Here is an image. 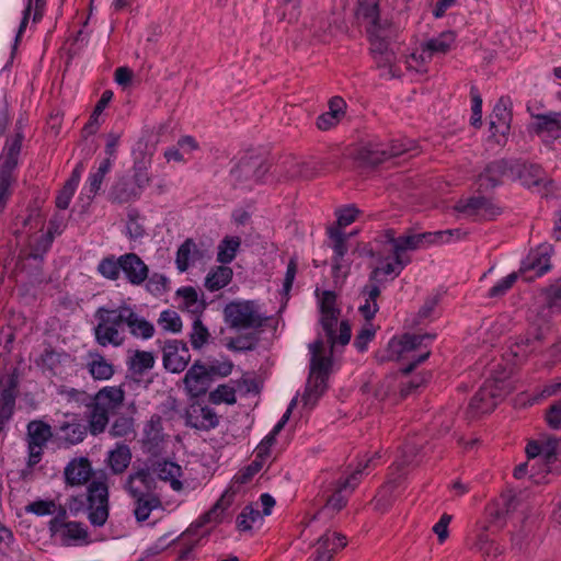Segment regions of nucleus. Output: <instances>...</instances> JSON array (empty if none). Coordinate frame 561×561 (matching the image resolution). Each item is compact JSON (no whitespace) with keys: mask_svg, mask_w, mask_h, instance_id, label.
Masks as SVG:
<instances>
[{"mask_svg":"<svg viewBox=\"0 0 561 561\" xmlns=\"http://www.w3.org/2000/svg\"><path fill=\"white\" fill-rule=\"evenodd\" d=\"M156 359L151 352L136 351L129 358V369L136 375H142L154 366Z\"/></svg>","mask_w":561,"mask_h":561,"instance_id":"nucleus-50","label":"nucleus"},{"mask_svg":"<svg viewBox=\"0 0 561 561\" xmlns=\"http://www.w3.org/2000/svg\"><path fill=\"white\" fill-rule=\"evenodd\" d=\"M193 251H196V244L192 239L185 240L178 249L175 263L180 272L188 268Z\"/></svg>","mask_w":561,"mask_h":561,"instance_id":"nucleus-57","label":"nucleus"},{"mask_svg":"<svg viewBox=\"0 0 561 561\" xmlns=\"http://www.w3.org/2000/svg\"><path fill=\"white\" fill-rule=\"evenodd\" d=\"M129 333L136 339L148 340L154 334V327L151 322L135 312L134 308L129 306L127 314V324Z\"/></svg>","mask_w":561,"mask_h":561,"instance_id":"nucleus-32","label":"nucleus"},{"mask_svg":"<svg viewBox=\"0 0 561 561\" xmlns=\"http://www.w3.org/2000/svg\"><path fill=\"white\" fill-rule=\"evenodd\" d=\"M455 41L456 34L453 31H446L423 43L422 51L423 54H427L428 57L434 55H445L451 49Z\"/></svg>","mask_w":561,"mask_h":561,"instance_id":"nucleus-31","label":"nucleus"},{"mask_svg":"<svg viewBox=\"0 0 561 561\" xmlns=\"http://www.w3.org/2000/svg\"><path fill=\"white\" fill-rule=\"evenodd\" d=\"M148 463L158 479L169 481L175 491L182 489V482L178 479L182 473V469L178 463L167 459L149 460Z\"/></svg>","mask_w":561,"mask_h":561,"instance_id":"nucleus-27","label":"nucleus"},{"mask_svg":"<svg viewBox=\"0 0 561 561\" xmlns=\"http://www.w3.org/2000/svg\"><path fill=\"white\" fill-rule=\"evenodd\" d=\"M226 323L232 329H260L266 318L262 317L254 301H231L224 309Z\"/></svg>","mask_w":561,"mask_h":561,"instance_id":"nucleus-8","label":"nucleus"},{"mask_svg":"<svg viewBox=\"0 0 561 561\" xmlns=\"http://www.w3.org/2000/svg\"><path fill=\"white\" fill-rule=\"evenodd\" d=\"M355 160L360 167H376L387 160V149L380 144H365L355 153Z\"/></svg>","mask_w":561,"mask_h":561,"instance_id":"nucleus-29","label":"nucleus"},{"mask_svg":"<svg viewBox=\"0 0 561 561\" xmlns=\"http://www.w3.org/2000/svg\"><path fill=\"white\" fill-rule=\"evenodd\" d=\"M60 540L64 546L87 545L89 543V533L82 523L68 522L67 525L64 526Z\"/></svg>","mask_w":561,"mask_h":561,"instance_id":"nucleus-39","label":"nucleus"},{"mask_svg":"<svg viewBox=\"0 0 561 561\" xmlns=\"http://www.w3.org/2000/svg\"><path fill=\"white\" fill-rule=\"evenodd\" d=\"M358 15L368 20L370 25L380 24L379 0H357Z\"/></svg>","mask_w":561,"mask_h":561,"instance_id":"nucleus-53","label":"nucleus"},{"mask_svg":"<svg viewBox=\"0 0 561 561\" xmlns=\"http://www.w3.org/2000/svg\"><path fill=\"white\" fill-rule=\"evenodd\" d=\"M65 482L68 485H83L93 476L91 461L87 457L71 459L64 470Z\"/></svg>","mask_w":561,"mask_h":561,"instance_id":"nucleus-25","label":"nucleus"},{"mask_svg":"<svg viewBox=\"0 0 561 561\" xmlns=\"http://www.w3.org/2000/svg\"><path fill=\"white\" fill-rule=\"evenodd\" d=\"M370 39V51L378 67H389V73L391 72V66L394 62L396 56L392 50L389 49V43L385 36V30L380 24L370 25L367 28Z\"/></svg>","mask_w":561,"mask_h":561,"instance_id":"nucleus-14","label":"nucleus"},{"mask_svg":"<svg viewBox=\"0 0 561 561\" xmlns=\"http://www.w3.org/2000/svg\"><path fill=\"white\" fill-rule=\"evenodd\" d=\"M391 253L393 261L387 262L382 266L375 267L369 275V282H377L381 274L387 276L393 274L394 276H398L410 263V257L408 255L397 252Z\"/></svg>","mask_w":561,"mask_h":561,"instance_id":"nucleus-38","label":"nucleus"},{"mask_svg":"<svg viewBox=\"0 0 561 561\" xmlns=\"http://www.w3.org/2000/svg\"><path fill=\"white\" fill-rule=\"evenodd\" d=\"M244 483L237 481V474L231 483L213 505V507L204 513L195 523H193L176 540L181 541L185 547L180 551V559L190 558L194 547L199 540L207 535V531L201 533V529L208 523H220L221 514L232 504L234 495L241 491Z\"/></svg>","mask_w":561,"mask_h":561,"instance_id":"nucleus-1","label":"nucleus"},{"mask_svg":"<svg viewBox=\"0 0 561 561\" xmlns=\"http://www.w3.org/2000/svg\"><path fill=\"white\" fill-rule=\"evenodd\" d=\"M162 352L163 366L173 374L182 373L191 360L188 346L182 340H167Z\"/></svg>","mask_w":561,"mask_h":561,"instance_id":"nucleus-13","label":"nucleus"},{"mask_svg":"<svg viewBox=\"0 0 561 561\" xmlns=\"http://www.w3.org/2000/svg\"><path fill=\"white\" fill-rule=\"evenodd\" d=\"M183 382L187 393L191 397L198 398L208 391L213 381L206 370L205 363L197 359L186 371Z\"/></svg>","mask_w":561,"mask_h":561,"instance_id":"nucleus-16","label":"nucleus"},{"mask_svg":"<svg viewBox=\"0 0 561 561\" xmlns=\"http://www.w3.org/2000/svg\"><path fill=\"white\" fill-rule=\"evenodd\" d=\"M328 234L330 239L333 241L334 268H339L340 262L347 252L346 240L348 239V236H346V233H344L339 228L334 227L328 228Z\"/></svg>","mask_w":561,"mask_h":561,"instance_id":"nucleus-48","label":"nucleus"},{"mask_svg":"<svg viewBox=\"0 0 561 561\" xmlns=\"http://www.w3.org/2000/svg\"><path fill=\"white\" fill-rule=\"evenodd\" d=\"M346 545L347 539L344 535L327 530L317 541L312 561H331L333 554L343 549Z\"/></svg>","mask_w":561,"mask_h":561,"instance_id":"nucleus-19","label":"nucleus"},{"mask_svg":"<svg viewBox=\"0 0 561 561\" xmlns=\"http://www.w3.org/2000/svg\"><path fill=\"white\" fill-rule=\"evenodd\" d=\"M131 461V450L128 445L117 443L115 448L108 453L107 465L113 474H122Z\"/></svg>","mask_w":561,"mask_h":561,"instance_id":"nucleus-33","label":"nucleus"},{"mask_svg":"<svg viewBox=\"0 0 561 561\" xmlns=\"http://www.w3.org/2000/svg\"><path fill=\"white\" fill-rule=\"evenodd\" d=\"M257 167V156H247L240 159L238 164L231 170V176L240 183L253 181L255 168Z\"/></svg>","mask_w":561,"mask_h":561,"instance_id":"nucleus-44","label":"nucleus"},{"mask_svg":"<svg viewBox=\"0 0 561 561\" xmlns=\"http://www.w3.org/2000/svg\"><path fill=\"white\" fill-rule=\"evenodd\" d=\"M241 240L239 237H226L218 244L217 262L222 265L231 263L238 249L240 248Z\"/></svg>","mask_w":561,"mask_h":561,"instance_id":"nucleus-47","label":"nucleus"},{"mask_svg":"<svg viewBox=\"0 0 561 561\" xmlns=\"http://www.w3.org/2000/svg\"><path fill=\"white\" fill-rule=\"evenodd\" d=\"M138 196V188L125 178L117 180L110 191V199L118 204L128 203Z\"/></svg>","mask_w":561,"mask_h":561,"instance_id":"nucleus-40","label":"nucleus"},{"mask_svg":"<svg viewBox=\"0 0 561 561\" xmlns=\"http://www.w3.org/2000/svg\"><path fill=\"white\" fill-rule=\"evenodd\" d=\"M131 497L135 499L134 515L139 523L147 520L150 513L161 506L160 499L153 494L142 493Z\"/></svg>","mask_w":561,"mask_h":561,"instance_id":"nucleus-42","label":"nucleus"},{"mask_svg":"<svg viewBox=\"0 0 561 561\" xmlns=\"http://www.w3.org/2000/svg\"><path fill=\"white\" fill-rule=\"evenodd\" d=\"M346 102L341 96H333L329 101V111L318 116L316 125L320 130L335 127L345 116Z\"/></svg>","mask_w":561,"mask_h":561,"instance_id":"nucleus-28","label":"nucleus"},{"mask_svg":"<svg viewBox=\"0 0 561 561\" xmlns=\"http://www.w3.org/2000/svg\"><path fill=\"white\" fill-rule=\"evenodd\" d=\"M373 461V458L367 459L364 463H359L346 479L337 481L334 492L328 497L322 511L332 510L333 512H340L345 507L347 496L358 485L364 470L368 468Z\"/></svg>","mask_w":561,"mask_h":561,"instance_id":"nucleus-10","label":"nucleus"},{"mask_svg":"<svg viewBox=\"0 0 561 561\" xmlns=\"http://www.w3.org/2000/svg\"><path fill=\"white\" fill-rule=\"evenodd\" d=\"M53 436L51 427L43 421H32L27 425L28 467L37 465L43 456L44 447Z\"/></svg>","mask_w":561,"mask_h":561,"instance_id":"nucleus-11","label":"nucleus"},{"mask_svg":"<svg viewBox=\"0 0 561 561\" xmlns=\"http://www.w3.org/2000/svg\"><path fill=\"white\" fill-rule=\"evenodd\" d=\"M69 358V355L65 352H57L51 347H47L41 354L39 358L36 360L37 366H39L43 370L49 371L51 375H57L60 373V367L64 362Z\"/></svg>","mask_w":561,"mask_h":561,"instance_id":"nucleus-41","label":"nucleus"},{"mask_svg":"<svg viewBox=\"0 0 561 561\" xmlns=\"http://www.w3.org/2000/svg\"><path fill=\"white\" fill-rule=\"evenodd\" d=\"M88 433L87 424L75 415L71 420L59 424L57 433L59 445L64 448L78 445L84 440Z\"/></svg>","mask_w":561,"mask_h":561,"instance_id":"nucleus-20","label":"nucleus"},{"mask_svg":"<svg viewBox=\"0 0 561 561\" xmlns=\"http://www.w3.org/2000/svg\"><path fill=\"white\" fill-rule=\"evenodd\" d=\"M333 348L334 347H332L330 344V354L323 356L324 342L321 337L309 344V351L311 354L309 375L311 377H323L329 379V375L333 365Z\"/></svg>","mask_w":561,"mask_h":561,"instance_id":"nucleus-18","label":"nucleus"},{"mask_svg":"<svg viewBox=\"0 0 561 561\" xmlns=\"http://www.w3.org/2000/svg\"><path fill=\"white\" fill-rule=\"evenodd\" d=\"M158 324L165 331L179 333L182 330V320L174 310H164L160 313Z\"/></svg>","mask_w":561,"mask_h":561,"instance_id":"nucleus-56","label":"nucleus"},{"mask_svg":"<svg viewBox=\"0 0 561 561\" xmlns=\"http://www.w3.org/2000/svg\"><path fill=\"white\" fill-rule=\"evenodd\" d=\"M96 271L104 278L110 280H117L122 271L121 256L107 255L103 257L96 267Z\"/></svg>","mask_w":561,"mask_h":561,"instance_id":"nucleus-51","label":"nucleus"},{"mask_svg":"<svg viewBox=\"0 0 561 561\" xmlns=\"http://www.w3.org/2000/svg\"><path fill=\"white\" fill-rule=\"evenodd\" d=\"M328 388V379L323 377H311L309 375L306 389L302 396L306 405L313 407L318 399L324 393Z\"/></svg>","mask_w":561,"mask_h":561,"instance_id":"nucleus-45","label":"nucleus"},{"mask_svg":"<svg viewBox=\"0 0 561 561\" xmlns=\"http://www.w3.org/2000/svg\"><path fill=\"white\" fill-rule=\"evenodd\" d=\"M163 442L162 419L160 415L153 414L144 427V450L151 455H158L162 449Z\"/></svg>","mask_w":561,"mask_h":561,"instance_id":"nucleus-24","label":"nucleus"},{"mask_svg":"<svg viewBox=\"0 0 561 561\" xmlns=\"http://www.w3.org/2000/svg\"><path fill=\"white\" fill-rule=\"evenodd\" d=\"M455 209L474 221L494 220L502 214V208L492 198L483 195L460 199Z\"/></svg>","mask_w":561,"mask_h":561,"instance_id":"nucleus-9","label":"nucleus"},{"mask_svg":"<svg viewBox=\"0 0 561 561\" xmlns=\"http://www.w3.org/2000/svg\"><path fill=\"white\" fill-rule=\"evenodd\" d=\"M435 337V335L432 334H403L401 339H392L389 342V353L391 358L396 359H403L408 358L410 359V363L400 368V373L402 375H409L411 374L415 367L425 362L431 352L428 350L423 351L420 355L416 357L410 356V354L416 350H422L424 346L426 348L427 344H424L425 341H432Z\"/></svg>","mask_w":561,"mask_h":561,"instance_id":"nucleus-5","label":"nucleus"},{"mask_svg":"<svg viewBox=\"0 0 561 561\" xmlns=\"http://www.w3.org/2000/svg\"><path fill=\"white\" fill-rule=\"evenodd\" d=\"M534 122L530 130L541 137L546 142H552L561 138V112H547L543 114H531Z\"/></svg>","mask_w":561,"mask_h":561,"instance_id":"nucleus-15","label":"nucleus"},{"mask_svg":"<svg viewBox=\"0 0 561 561\" xmlns=\"http://www.w3.org/2000/svg\"><path fill=\"white\" fill-rule=\"evenodd\" d=\"M67 506L75 515L87 507L91 525L102 527L108 518V488L103 481H92L87 494L71 496Z\"/></svg>","mask_w":561,"mask_h":561,"instance_id":"nucleus-3","label":"nucleus"},{"mask_svg":"<svg viewBox=\"0 0 561 561\" xmlns=\"http://www.w3.org/2000/svg\"><path fill=\"white\" fill-rule=\"evenodd\" d=\"M549 261L550 259L546 254L528 256L524 262L523 271H533L536 276L540 277L550 270Z\"/></svg>","mask_w":561,"mask_h":561,"instance_id":"nucleus-58","label":"nucleus"},{"mask_svg":"<svg viewBox=\"0 0 561 561\" xmlns=\"http://www.w3.org/2000/svg\"><path fill=\"white\" fill-rule=\"evenodd\" d=\"M545 296L549 309L561 307V278L545 289Z\"/></svg>","mask_w":561,"mask_h":561,"instance_id":"nucleus-64","label":"nucleus"},{"mask_svg":"<svg viewBox=\"0 0 561 561\" xmlns=\"http://www.w3.org/2000/svg\"><path fill=\"white\" fill-rule=\"evenodd\" d=\"M176 295L183 299V308L195 318L201 317L207 307L205 300L198 298L197 290L192 286L179 288Z\"/></svg>","mask_w":561,"mask_h":561,"instance_id":"nucleus-37","label":"nucleus"},{"mask_svg":"<svg viewBox=\"0 0 561 561\" xmlns=\"http://www.w3.org/2000/svg\"><path fill=\"white\" fill-rule=\"evenodd\" d=\"M92 403L108 415L115 414L125 400V391L121 387H103L92 398Z\"/></svg>","mask_w":561,"mask_h":561,"instance_id":"nucleus-23","label":"nucleus"},{"mask_svg":"<svg viewBox=\"0 0 561 561\" xmlns=\"http://www.w3.org/2000/svg\"><path fill=\"white\" fill-rule=\"evenodd\" d=\"M382 238L385 243L391 245V252L405 254L408 250L413 251L433 244L435 234L422 232L396 237L394 230L388 229L383 232Z\"/></svg>","mask_w":561,"mask_h":561,"instance_id":"nucleus-12","label":"nucleus"},{"mask_svg":"<svg viewBox=\"0 0 561 561\" xmlns=\"http://www.w3.org/2000/svg\"><path fill=\"white\" fill-rule=\"evenodd\" d=\"M547 425L554 431L561 430V400L553 402L545 413Z\"/></svg>","mask_w":561,"mask_h":561,"instance_id":"nucleus-63","label":"nucleus"},{"mask_svg":"<svg viewBox=\"0 0 561 561\" xmlns=\"http://www.w3.org/2000/svg\"><path fill=\"white\" fill-rule=\"evenodd\" d=\"M261 517V512L254 508L252 504H249L237 516V528L240 531H248L252 529V525Z\"/></svg>","mask_w":561,"mask_h":561,"instance_id":"nucleus-54","label":"nucleus"},{"mask_svg":"<svg viewBox=\"0 0 561 561\" xmlns=\"http://www.w3.org/2000/svg\"><path fill=\"white\" fill-rule=\"evenodd\" d=\"M233 271L226 265H219L210 268L208 272L204 286L209 291H217L226 287L232 279Z\"/></svg>","mask_w":561,"mask_h":561,"instance_id":"nucleus-36","label":"nucleus"},{"mask_svg":"<svg viewBox=\"0 0 561 561\" xmlns=\"http://www.w3.org/2000/svg\"><path fill=\"white\" fill-rule=\"evenodd\" d=\"M320 324L324 331L328 342L335 347L336 345L345 346L348 344L352 330L346 320L341 321L339 334H336V324L341 310L336 308V295L334 291L324 290L320 300Z\"/></svg>","mask_w":561,"mask_h":561,"instance_id":"nucleus-4","label":"nucleus"},{"mask_svg":"<svg viewBox=\"0 0 561 561\" xmlns=\"http://www.w3.org/2000/svg\"><path fill=\"white\" fill-rule=\"evenodd\" d=\"M87 408L89 409L87 414L88 432L93 436L104 433L108 425L110 415L92 402Z\"/></svg>","mask_w":561,"mask_h":561,"instance_id":"nucleus-43","label":"nucleus"},{"mask_svg":"<svg viewBox=\"0 0 561 561\" xmlns=\"http://www.w3.org/2000/svg\"><path fill=\"white\" fill-rule=\"evenodd\" d=\"M525 167L519 161L515 160H495L490 162L478 175L477 184L480 192L493 190L503 183L505 179L516 180L523 176Z\"/></svg>","mask_w":561,"mask_h":561,"instance_id":"nucleus-6","label":"nucleus"},{"mask_svg":"<svg viewBox=\"0 0 561 561\" xmlns=\"http://www.w3.org/2000/svg\"><path fill=\"white\" fill-rule=\"evenodd\" d=\"M4 365L5 357L0 355V432L11 420L19 394L18 369L15 367H11L7 370Z\"/></svg>","mask_w":561,"mask_h":561,"instance_id":"nucleus-7","label":"nucleus"},{"mask_svg":"<svg viewBox=\"0 0 561 561\" xmlns=\"http://www.w3.org/2000/svg\"><path fill=\"white\" fill-rule=\"evenodd\" d=\"M474 547L484 558V561H495L503 551L502 548L491 540L489 535L485 533L479 534Z\"/></svg>","mask_w":561,"mask_h":561,"instance_id":"nucleus-49","label":"nucleus"},{"mask_svg":"<svg viewBox=\"0 0 561 561\" xmlns=\"http://www.w3.org/2000/svg\"><path fill=\"white\" fill-rule=\"evenodd\" d=\"M208 329L203 324L201 317L193 320L192 331L190 333V342L194 350H201L209 340Z\"/></svg>","mask_w":561,"mask_h":561,"instance_id":"nucleus-52","label":"nucleus"},{"mask_svg":"<svg viewBox=\"0 0 561 561\" xmlns=\"http://www.w3.org/2000/svg\"><path fill=\"white\" fill-rule=\"evenodd\" d=\"M380 288L376 282H369L360 291L365 298V304L359 307V312L366 321H371L379 310L377 299L380 296Z\"/></svg>","mask_w":561,"mask_h":561,"instance_id":"nucleus-34","label":"nucleus"},{"mask_svg":"<svg viewBox=\"0 0 561 561\" xmlns=\"http://www.w3.org/2000/svg\"><path fill=\"white\" fill-rule=\"evenodd\" d=\"M511 104L512 102L507 96H502L499 99L491 115V129L497 130V128L501 127L503 128L501 131L502 134L510 129V122L512 119V113L510 111Z\"/></svg>","mask_w":561,"mask_h":561,"instance_id":"nucleus-35","label":"nucleus"},{"mask_svg":"<svg viewBox=\"0 0 561 561\" xmlns=\"http://www.w3.org/2000/svg\"><path fill=\"white\" fill-rule=\"evenodd\" d=\"M185 425L197 431L209 432L219 425V416L207 405H192L186 411Z\"/></svg>","mask_w":561,"mask_h":561,"instance_id":"nucleus-17","label":"nucleus"},{"mask_svg":"<svg viewBox=\"0 0 561 561\" xmlns=\"http://www.w3.org/2000/svg\"><path fill=\"white\" fill-rule=\"evenodd\" d=\"M209 401L214 404H234L237 401L236 390L228 385H219L209 393Z\"/></svg>","mask_w":561,"mask_h":561,"instance_id":"nucleus-59","label":"nucleus"},{"mask_svg":"<svg viewBox=\"0 0 561 561\" xmlns=\"http://www.w3.org/2000/svg\"><path fill=\"white\" fill-rule=\"evenodd\" d=\"M134 432L133 417L121 415L113 422L110 434L113 437H126Z\"/></svg>","mask_w":561,"mask_h":561,"instance_id":"nucleus-60","label":"nucleus"},{"mask_svg":"<svg viewBox=\"0 0 561 561\" xmlns=\"http://www.w3.org/2000/svg\"><path fill=\"white\" fill-rule=\"evenodd\" d=\"M129 305L122 304L117 308L99 307L95 310L94 318L98 324L94 327L95 342L106 347L122 346L125 342L124 329L127 324V314Z\"/></svg>","mask_w":561,"mask_h":561,"instance_id":"nucleus-2","label":"nucleus"},{"mask_svg":"<svg viewBox=\"0 0 561 561\" xmlns=\"http://www.w3.org/2000/svg\"><path fill=\"white\" fill-rule=\"evenodd\" d=\"M256 344H257V339L254 336V334H249V335H242V336H238L236 339H231L227 343V347L230 351H234V352H247V351L255 350Z\"/></svg>","mask_w":561,"mask_h":561,"instance_id":"nucleus-62","label":"nucleus"},{"mask_svg":"<svg viewBox=\"0 0 561 561\" xmlns=\"http://www.w3.org/2000/svg\"><path fill=\"white\" fill-rule=\"evenodd\" d=\"M496 405V394L492 385L485 382L469 402V413L472 417L491 412Z\"/></svg>","mask_w":561,"mask_h":561,"instance_id":"nucleus-26","label":"nucleus"},{"mask_svg":"<svg viewBox=\"0 0 561 561\" xmlns=\"http://www.w3.org/2000/svg\"><path fill=\"white\" fill-rule=\"evenodd\" d=\"M112 168V163L110 161V158H105L99 165L95 172H91L85 188L88 190V197L93 198L99 191L101 190V185L103 183V180L105 175L110 172Z\"/></svg>","mask_w":561,"mask_h":561,"instance_id":"nucleus-46","label":"nucleus"},{"mask_svg":"<svg viewBox=\"0 0 561 561\" xmlns=\"http://www.w3.org/2000/svg\"><path fill=\"white\" fill-rule=\"evenodd\" d=\"M397 486L396 481H390L386 483L380 491L378 492L377 496L374 499V506L376 511H379L381 513L386 512L392 504V492L394 488Z\"/></svg>","mask_w":561,"mask_h":561,"instance_id":"nucleus-55","label":"nucleus"},{"mask_svg":"<svg viewBox=\"0 0 561 561\" xmlns=\"http://www.w3.org/2000/svg\"><path fill=\"white\" fill-rule=\"evenodd\" d=\"M125 489L130 496L139 494H152L156 489V480L151 467L147 462L145 467L131 472L125 483Z\"/></svg>","mask_w":561,"mask_h":561,"instance_id":"nucleus-21","label":"nucleus"},{"mask_svg":"<svg viewBox=\"0 0 561 561\" xmlns=\"http://www.w3.org/2000/svg\"><path fill=\"white\" fill-rule=\"evenodd\" d=\"M206 365V370L211 379L214 380V377H227L231 374L233 364L229 359H225L222 362L214 359L208 362Z\"/></svg>","mask_w":561,"mask_h":561,"instance_id":"nucleus-61","label":"nucleus"},{"mask_svg":"<svg viewBox=\"0 0 561 561\" xmlns=\"http://www.w3.org/2000/svg\"><path fill=\"white\" fill-rule=\"evenodd\" d=\"M87 370L94 380H108L113 377L115 369L99 352H89L88 362L85 364Z\"/></svg>","mask_w":561,"mask_h":561,"instance_id":"nucleus-30","label":"nucleus"},{"mask_svg":"<svg viewBox=\"0 0 561 561\" xmlns=\"http://www.w3.org/2000/svg\"><path fill=\"white\" fill-rule=\"evenodd\" d=\"M122 271L127 282L134 286L141 285L149 275V268L146 263L136 253H125L121 255Z\"/></svg>","mask_w":561,"mask_h":561,"instance_id":"nucleus-22","label":"nucleus"}]
</instances>
